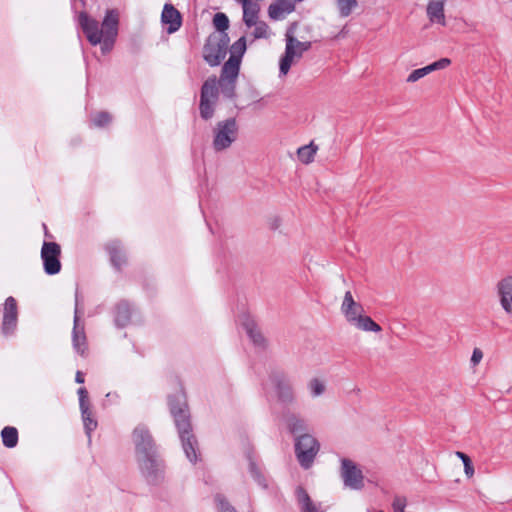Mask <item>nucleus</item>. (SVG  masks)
I'll use <instances>...</instances> for the list:
<instances>
[{"label": "nucleus", "mask_w": 512, "mask_h": 512, "mask_svg": "<svg viewBox=\"0 0 512 512\" xmlns=\"http://www.w3.org/2000/svg\"><path fill=\"white\" fill-rule=\"evenodd\" d=\"M77 22L91 45H100L103 54L112 50L119 25V12L116 9L106 11L101 26L85 11L78 13Z\"/></svg>", "instance_id": "nucleus-1"}, {"label": "nucleus", "mask_w": 512, "mask_h": 512, "mask_svg": "<svg viewBox=\"0 0 512 512\" xmlns=\"http://www.w3.org/2000/svg\"><path fill=\"white\" fill-rule=\"evenodd\" d=\"M169 406L179 433L183 451L191 463H196L199 457V447L197 439L191 431L189 412L184 394L177 392L170 396Z\"/></svg>", "instance_id": "nucleus-2"}, {"label": "nucleus", "mask_w": 512, "mask_h": 512, "mask_svg": "<svg viewBox=\"0 0 512 512\" xmlns=\"http://www.w3.org/2000/svg\"><path fill=\"white\" fill-rule=\"evenodd\" d=\"M239 126L234 117L218 121L212 129V148L215 152L228 150L236 142Z\"/></svg>", "instance_id": "nucleus-3"}, {"label": "nucleus", "mask_w": 512, "mask_h": 512, "mask_svg": "<svg viewBox=\"0 0 512 512\" xmlns=\"http://www.w3.org/2000/svg\"><path fill=\"white\" fill-rule=\"evenodd\" d=\"M285 52L279 61V72L281 76L288 74L293 63L301 59L304 52L308 51L311 47L309 41H299L291 29L285 34Z\"/></svg>", "instance_id": "nucleus-4"}, {"label": "nucleus", "mask_w": 512, "mask_h": 512, "mask_svg": "<svg viewBox=\"0 0 512 512\" xmlns=\"http://www.w3.org/2000/svg\"><path fill=\"white\" fill-rule=\"evenodd\" d=\"M294 448L300 466L309 469L319 453L320 444L312 434L304 433L295 437Z\"/></svg>", "instance_id": "nucleus-5"}, {"label": "nucleus", "mask_w": 512, "mask_h": 512, "mask_svg": "<svg viewBox=\"0 0 512 512\" xmlns=\"http://www.w3.org/2000/svg\"><path fill=\"white\" fill-rule=\"evenodd\" d=\"M230 39L227 33H212L203 48V58L210 66H217L225 58Z\"/></svg>", "instance_id": "nucleus-6"}, {"label": "nucleus", "mask_w": 512, "mask_h": 512, "mask_svg": "<svg viewBox=\"0 0 512 512\" xmlns=\"http://www.w3.org/2000/svg\"><path fill=\"white\" fill-rule=\"evenodd\" d=\"M141 475L150 484L157 485L163 482L165 469L163 462L158 458L157 452L136 458Z\"/></svg>", "instance_id": "nucleus-7"}, {"label": "nucleus", "mask_w": 512, "mask_h": 512, "mask_svg": "<svg viewBox=\"0 0 512 512\" xmlns=\"http://www.w3.org/2000/svg\"><path fill=\"white\" fill-rule=\"evenodd\" d=\"M219 89L217 87V78H208L201 88L200 94V115L203 119H211L215 112V107L218 102Z\"/></svg>", "instance_id": "nucleus-8"}, {"label": "nucleus", "mask_w": 512, "mask_h": 512, "mask_svg": "<svg viewBox=\"0 0 512 512\" xmlns=\"http://www.w3.org/2000/svg\"><path fill=\"white\" fill-rule=\"evenodd\" d=\"M340 463V476L344 486L351 490L363 489L364 475L361 468L348 458H342Z\"/></svg>", "instance_id": "nucleus-9"}, {"label": "nucleus", "mask_w": 512, "mask_h": 512, "mask_svg": "<svg viewBox=\"0 0 512 512\" xmlns=\"http://www.w3.org/2000/svg\"><path fill=\"white\" fill-rule=\"evenodd\" d=\"M278 400L286 405L295 403L296 396L291 379L283 372H274L270 376Z\"/></svg>", "instance_id": "nucleus-10"}, {"label": "nucleus", "mask_w": 512, "mask_h": 512, "mask_svg": "<svg viewBox=\"0 0 512 512\" xmlns=\"http://www.w3.org/2000/svg\"><path fill=\"white\" fill-rule=\"evenodd\" d=\"M132 442L135 448V457L156 452L154 439L149 429L143 425H137L132 432Z\"/></svg>", "instance_id": "nucleus-11"}, {"label": "nucleus", "mask_w": 512, "mask_h": 512, "mask_svg": "<svg viewBox=\"0 0 512 512\" xmlns=\"http://www.w3.org/2000/svg\"><path fill=\"white\" fill-rule=\"evenodd\" d=\"M61 248L56 242H44L41 248V259L44 271L48 275L58 274L61 270Z\"/></svg>", "instance_id": "nucleus-12"}, {"label": "nucleus", "mask_w": 512, "mask_h": 512, "mask_svg": "<svg viewBox=\"0 0 512 512\" xmlns=\"http://www.w3.org/2000/svg\"><path fill=\"white\" fill-rule=\"evenodd\" d=\"M79 303H78V294L75 296V311H74V321H73V330H72V345L74 351L82 357L86 356V352L88 349L87 346V338L85 334V325L84 321L80 318L79 311Z\"/></svg>", "instance_id": "nucleus-13"}, {"label": "nucleus", "mask_w": 512, "mask_h": 512, "mask_svg": "<svg viewBox=\"0 0 512 512\" xmlns=\"http://www.w3.org/2000/svg\"><path fill=\"white\" fill-rule=\"evenodd\" d=\"M238 321L256 348L265 349L267 347V340L250 313L242 312L238 317Z\"/></svg>", "instance_id": "nucleus-14"}, {"label": "nucleus", "mask_w": 512, "mask_h": 512, "mask_svg": "<svg viewBox=\"0 0 512 512\" xmlns=\"http://www.w3.org/2000/svg\"><path fill=\"white\" fill-rule=\"evenodd\" d=\"M18 321V307L14 297H8L3 305L1 330L5 336L14 334Z\"/></svg>", "instance_id": "nucleus-15"}, {"label": "nucleus", "mask_w": 512, "mask_h": 512, "mask_svg": "<svg viewBox=\"0 0 512 512\" xmlns=\"http://www.w3.org/2000/svg\"><path fill=\"white\" fill-rule=\"evenodd\" d=\"M496 292L502 309L506 314L512 316V275L497 283Z\"/></svg>", "instance_id": "nucleus-16"}, {"label": "nucleus", "mask_w": 512, "mask_h": 512, "mask_svg": "<svg viewBox=\"0 0 512 512\" xmlns=\"http://www.w3.org/2000/svg\"><path fill=\"white\" fill-rule=\"evenodd\" d=\"M446 0H430L427 4L426 14L432 24L446 26L445 17Z\"/></svg>", "instance_id": "nucleus-17"}, {"label": "nucleus", "mask_w": 512, "mask_h": 512, "mask_svg": "<svg viewBox=\"0 0 512 512\" xmlns=\"http://www.w3.org/2000/svg\"><path fill=\"white\" fill-rule=\"evenodd\" d=\"M450 63V59L441 58L425 67L415 69L409 74L407 82L414 83L434 71L445 69Z\"/></svg>", "instance_id": "nucleus-18"}, {"label": "nucleus", "mask_w": 512, "mask_h": 512, "mask_svg": "<svg viewBox=\"0 0 512 512\" xmlns=\"http://www.w3.org/2000/svg\"><path fill=\"white\" fill-rule=\"evenodd\" d=\"M161 20L163 24H168L167 32L169 34L176 32L181 26V15L171 4H165Z\"/></svg>", "instance_id": "nucleus-19"}, {"label": "nucleus", "mask_w": 512, "mask_h": 512, "mask_svg": "<svg viewBox=\"0 0 512 512\" xmlns=\"http://www.w3.org/2000/svg\"><path fill=\"white\" fill-rule=\"evenodd\" d=\"M134 308L126 301H121L115 308V325L119 328L126 327L131 323Z\"/></svg>", "instance_id": "nucleus-20"}, {"label": "nucleus", "mask_w": 512, "mask_h": 512, "mask_svg": "<svg viewBox=\"0 0 512 512\" xmlns=\"http://www.w3.org/2000/svg\"><path fill=\"white\" fill-rule=\"evenodd\" d=\"M284 424L287 430L293 435H301L307 431V422L296 413H287L284 416Z\"/></svg>", "instance_id": "nucleus-21"}, {"label": "nucleus", "mask_w": 512, "mask_h": 512, "mask_svg": "<svg viewBox=\"0 0 512 512\" xmlns=\"http://www.w3.org/2000/svg\"><path fill=\"white\" fill-rule=\"evenodd\" d=\"M107 251L110 255L112 265L121 269L126 264V255L119 241H111L107 244Z\"/></svg>", "instance_id": "nucleus-22"}, {"label": "nucleus", "mask_w": 512, "mask_h": 512, "mask_svg": "<svg viewBox=\"0 0 512 512\" xmlns=\"http://www.w3.org/2000/svg\"><path fill=\"white\" fill-rule=\"evenodd\" d=\"M294 9V5L290 0H280L277 3L271 4L268 9L270 18L279 20L285 17Z\"/></svg>", "instance_id": "nucleus-23"}, {"label": "nucleus", "mask_w": 512, "mask_h": 512, "mask_svg": "<svg viewBox=\"0 0 512 512\" xmlns=\"http://www.w3.org/2000/svg\"><path fill=\"white\" fill-rule=\"evenodd\" d=\"M240 70L239 56L230 55L229 59L224 63L221 71V78L237 80Z\"/></svg>", "instance_id": "nucleus-24"}, {"label": "nucleus", "mask_w": 512, "mask_h": 512, "mask_svg": "<svg viewBox=\"0 0 512 512\" xmlns=\"http://www.w3.org/2000/svg\"><path fill=\"white\" fill-rule=\"evenodd\" d=\"M296 495L301 512H324L320 506H317L311 501L309 495L303 488L298 487Z\"/></svg>", "instance_id": "nucleus-25"}, {"label": "nucleus", "mask_w": 512, "mask_h": 512, "mask_svg": "<svg viewBox=\"0 0 512 512\" xmlns=\"http://www.w3.org/2000/svg\"><path fill=\"white\" fill-rule=\"evenodd\" d=\"M351 325L364 332L378 333L382 330L379 324L364 313L360 317L356 318Z\"/></svg>", "instance_id": "nucleus-26"}, {"label": "nucleus", "mask_w": 512, "mask_h": 512, "mask_svg": "<svg viewBox=\"0 0 512 512\" xmlns=\"http://www.w3.org/2000/svg\"><path fill=\"white\" fill-rule=\"evenodd\" d=\"M260 6L257 2H250L243 6V21L249 28L259 21Z\"/></svg>", "instance_id": "nucleus-27"}, {"label": "nucleus", "mask_w": 512, "mask_h": 512, "mask_svg": "<svg viewBox=\"0 0 512 512\" xmlns=\"http://www.w3.org/2000/svg\"><path fill=\"white\" fill-rule=\"evenodd\" d=\"M317 151L318 146L313 142H310L308 145H304L298 148L297 157L301 163L307 165L314 161Z\"/></svg>", "instance_id": "nucleus-28"}, {"label": "nucleus", "mask_w": 512, "mask_h": 512, "mask_svg": "<svg viewBox=\"0 0 512 512\" xmlns=\"http://www.w3.org/2000/svg\"><path fill=\"white\" fill-rule=\"evenodd\" d=\"M81 416L83 420V425L85 429V433L88 436V438H91V433L97 428V421L93 417V413L90 409V406L80 408Z\"/></svg>", "instance_id": "nucleus-29"}, {"label": "nucleus", "mask_w": 512, "mask_h": 512, "mask_svg": "<svg viewBox=\"0 0 512 512\" xmlns=\"http://www.w3.org/2000/svg\"><path fill=\"white\" fill-rule=\"evenodd\" d=\"M307 389L312 398L320 397L326 391V381L318 377L311 378L307 383Z\"/></svg>", "instance_id": "nucleus-30"}, {"label": "nucleus", "mask_w": 512, "mask_h": 512, "mask_svg": "<svg viewBox=\"0 0 512 512\" xmlns=\"http://www.w3.org/2000/svg\"><path fill=\"white\" fill-rule=\"evenodd\" d=\"M2 442L7 448H14L18 443V431L15 427L6 426L1 431Z\"/></svg>", "instance_id": "nucleus-31"}, {"label": "nucleus", "mask_w": 512, "mask_h": 512, "mask_svg": "<svg viewBox=\"0 0 512 512\" xmlns=\"http://www.w3.org/2000/svg\"><path fill=\"white\" fill-rule=\"evenodd\" d=\"M217 87L221 89L225 97L232 99L235 96L236 80L220 77L219 80H217Z\"/></svg>", "instance_id": "nucleus-32"}, {"label": "nucleus", "mask_w": 512, "mask_h": 512, "mask_svg": "<svg viewBox=\"0 0 512 512\" xmlns=\"http://www.w3.org/2000/svg\"><path fill=\"white\" fill-rule=\"evenodd\" d=\"M339 15L343 18L348 17L358 6L357 0H335Z\"/></svg>", "instance_id": "nucleus-33"}, {"label": "nucleus", "mask_w": 512, "mask_h": 512, "mask_svg": "<svg viewBox=\"0 0 512 512\" xmlns=\"http://www.w3.org/2000/svg\"><path fill=\"white\" fill-rule=\"evenodd\" d=\"M249 473L259 486H261L262 488L267 487L264 475L262 474L260 468L252 459H249Z\"/></svg>", "instance_id": "nucleus-34"}, {"label": "nucleus", "mask_w": 512, "mask_h": 512, "mask_svg": "<svg viewBox=\"0 0 512 512\" xmlns=\"http://www.w3.org/2000/svg\"><path fill=\"white\" fill-rule=\"evenodd\" d=\"M112 121V116L105 111L97 112L92 115L91 122L93 126L98 128H104L108 126Z\"/></svg>", "instance_id": "nucleus-35"}, {"label": "nucleus", "mask_w": 512, "mask_h": 512, "mask_svg": "<svg viewBox=\"0 0 512 512\" xmlns=\"http://www.w3.org/2000/svg\"><path fill=\"white\" fill-rule=\"evenodd\" d=\"M341 312L344 315L346 321L349 324H352L356 320V318L360 317L364 313V309L360 303H357L355 304V306H352Z\"/></svg>", "instance_id": "nucleus-36"}, {"label": "nucleus", "mask_w": 512, "mask_h": 512, "mask_svg": "<svg viewBox=\"0 0 512 512\" xmlns=\"http://www.w3.org/2000/svg\"><path fill=\"white\" fill-rule=\"evenodd\" d=\"M213 24L217 29L216 33H226L229 27V19L224 13H216L213 18Z\"/></svg>", "instance_id": "nucleus-37"}, {"label": "nucleus", "mask_w": 512, "mask_h": 512, "mask_svg": "<svg viewBox=\"0 0 512 512\" xmlns=\"http://www.w3.org/2000/svg\"><path fill=\"white\" fill-rule=\"evenodd\" d=\"M252 27H254L252 32L253 39L268 38L269 27L264 21L259 20Z\"/></svg>", "instance_id": "nucleus-38"}, {"label": "nucleus", "mask_w": 512, "mask_h": 512, "mask_svg": "<svg viewBox=\"0 0 512 512\" xmlns=\"http://www.w3.org/2000/svg\"><path fill=\"white\" fill-rule=\"evenodd\" d=\"M246 50V39L245 37H241L238 39L232 46H231V55L239 56V60L241 61V58Z\"/></svg>", "instance_id": "nucleus-39"}, {"label": "nucleus", "mask_w": 512, "mask_h": 512, "mask_svg": "<svg viewBox=\"0 0 512 512\" xmlns=\"http://www.w3.org/2000/svg\"><path fill=\"white\" fill-rule=\"evenodd\" d=\"M407 499L404 496H395L392 502L393 512H405Z\"/></svg>", "instance_id": "nucleus-40"}, {"label": "nucleus", "mask_w": 512, "mask_h": 512, "mask_svg": "<svg viewBox=\"0 0 512 512\" xmlns=\"http://www.w3.org/2000/svg\"><path fill=\"white\" fill-rule=\"evenodd\" d=\"M77 393H78V396H79V406H80V408H83V407L86 408V407L90 406V403H89V400H88V392H87L86 388H84V387L79 388Z\"/></svg>", "instance_id": "nucleus-41"}, {"label": "nucleus", "mask_w": 512, "mask_h": 512, "mask_svg": "<svg viewBox=\"0 0 512 512\" xmlns=\"http://www.w3.org/2000/svg\"><path fill=\"white\" fill-rule=\"evenodd\" d=\"M219 512H235L234 508L221 496L216 497Z\"/></svg>", "instance_id": "nucleus-42"}, {"label": "nucleus", "mask_w": 512, "mask_h": 512, "mask_svg": "<svg viewBox=\"0 0 512 512\" xmlns=\"http://www.w3.org/2000/svg\"><path fill=\"white\" fill-rule=\"evenodd\" d=\"M358 302H356L352 296V293L350 291H347L344 295V298H343V301H342V304H341V311L345 310V309H348L352 306H355V304H357Z\"/></svg>", "instance_id": "nucleus-43"}, {"label": "nucleus", "mask_w": 512, "mask_h": 512, "mask_svg": "<svg viewBox=\"0 0 512 512\" xmlns=\"http://www.w3.org/2000/svg\"><path fill=\"white\" fill-rule=\"evenodd\" d=\"M483 358V352L479 348H475L473 350L472 356H471V363L473 365H477L481 362Z\"/></svg>", "instance_id": "nucleus-44"}, {"label": "nucleus", "mask_w": 512, "mask_h": 512, "mask_svg": "<svg viewBox=\"0 0 512 512\" xmlns=\"http://www.w3.org/2000/svg\"><path fill=\"white\" fill-rule=\"evenodd\" d=\"M455 454L458 458H460L462 460L464 466H466L472 462L471 459L469 458V456L463 452L457 451Z\"/></svg>", "instance_id": "nucleus-45"}, {"label": "nucleus", "mask_w": 512, "mask_h": 512, "mask_svg": "<svg viewBox=\"0 0 512 512\" xmlns=\"http://www.w3.org/2000/svg\"><path fill=\"white\" fill-rule=\"evenodd\" d=\"M464 472H465V475L468 477V478H472L473 475H474V467L472 465V462L466 466H464Z\"/></svg>", "instance_id": "nucleus-46"}, {"label": "nucleus", "mask_w": 512, "mask_h": 512, "mask_svg": "<svg viewBox=\"0 0 512 512\" xmlns=\"http://www.w3.org/2000/svg\"><path fill=\"white\" fill-rule=\"evenodd\" d=\"M75 381L79 384L84 383V375L81 371H77L75 375Z\"/></svg>", "instance_id": "nucleus-47"}, {"label": "nucleus", "mask_w": 512, "mask_h": 512, "mask_svg": "<svg viewBox=\"0 0 512 512\" xmlns=\"http://www.w3.org/2000/svg\"><path fill=\"white\" fill-rule=\"evenodd\" d=\"M237 1L242 4V7L245 6L246 4L252 2L251 0H237Z\"/></svg>", "instance_id": "nucleus-48"}]
</instances>
